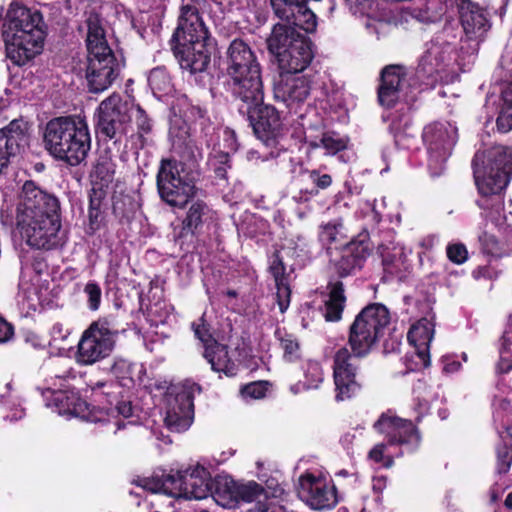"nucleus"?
I'll return each mask as SVG.
<instances>
[{
  "mask_svg": "<svg viewBox=\"0 0 512 512\" xmlns=\"http://www.w3.org/2000/svg\"><path fill=\"white\" fill-rule=\"evenodd\" d=\"M1 222L15 227L26 243L37 249H55L65 243L58 199L32 181L24 183L15 204L2 207Z\"/></svg>",
  "mask_w": 512,
  "mask_h": 512,
  "instance_id": "nucleus-1",
  "label": "nucleus"
},
{
  "mask_svg": "<svg viewBox=\"0 0 512 512\" xmlns=\"http://www.w3.org/2000/svg\"><path fill=\"white\" fill-rule=\"evenodd\" d=\"M444 5V15L448 23L427 43L416 71V77L426 88L442 81L445 67L456 59V45L461 30L451 22L455 15H458L462 31L469 39H482L490 28L483 9L472 1L445 0Z\"/></svg>",
  "mask_w": 512,
  "mask_h": 512,
  "instance_id": "nucleus-2",
  "label": "nucleus"
},
{
  "mask_svg": "<svg viewBox=\"0 0 512 512\" xmlns=\"http://www.w3.org/2000/svg\"><path fill=\"white\" fill-rule=\"evenodd\" d=\"M390 323V313L381 303L366 306L350 327L349 345L341 347L334 356L333 376L337 401L351 398L360 385L356 380L358 359L366 356Z\"/></svg>",
  "mask_w": 512,
  "mask_h": 512,
  "instance_id": "nucleus-3",
  "label": "nucleus"
},
{
  "mask_svg": "<svg viewBox=\"0 0 512 512\" xmlns=\"http://www.w3.org/2000/svg\"><path fill=\"white\" fill-rule=\"evenodd\" d=\"M75 378L71 368L55 371L47 380L49 386L42 392L46 406L66 418L76 417L92 423H99L106 432L116 434L125 429L132 421L130 402H119L115 407H90L78 393L69 387V380Z\"/></svg>",
  "mask_w": 512,
  "mask_h": 512,
  "instance_id": "nucleus-4",
  "label": "nucleus"
},
{
  "mask_svg": "<svg viewBox=\"0 0 512 512\" xmlns=\"http://www.w3.org/2000/svg\"><path fill=\"white\" fill-rule=\"evenodd\" d=\"M2 37L7 57L21 66L41 53L46 37V25L37 9L13 1L6 13Z\"/></svg>",
  "mask_w": 512,
  "mask_h": 512,
  "instance_id": "nucleus-5",
  "label": "nucleus"
},
{
  "mask_svg": "<svg viewBox=\"0 0 512 512\" xmlns=\"http://www.w3.org/2000/svg\"><path fill=\"white\" fill-rule=\"evenodd\" d=\"M213 46L214 40L198 10L184 6L172 36V49L181 68L190 74L205 71L210 63Z\"/></svg>",
  "mask_w": 512,
  "mask_h": 512,
  "instance_id": "nucleus-6",
  "label": "nucleus"
},
{
  "mask_svg": "<svg viewBox=\"0 0 512 512\" xmlns=\"http://www.w3.org/2000/svg\"><path fill=\"white\" fill-rule=\"evenodd\" d=\"M418 89L410 83L406 69L400 65H390L381 72L378 88V101L387 111L382 119L390 122L389 130L395 136L396 144L411 125L410 111L416 100Z\"/></svg>",
  "mask_w": 512,
  "mask_h": 512,
  "instance_id": "nucleus-7",
  "label": "nucleus"
},
{
  "mask_svg": "<svg viewBox=\"0 0 512 512\" xmlns=\"http://www.w3.org/2000/svg\"><path fill=\"white\" fill-rule=\"evenodd\" d=\"M87 68L86 80L89 91L101 93L107 90L118 77L121 64L111 49L104 21L95 11L86 12Z\"/></svg>",
  "mask_w": 512,
  "mask_h": 512,
  "instance_id": "nucleus-8",
  "label": "nucleus"
},
{
  "mask_svg": "<svg viewBox=\"0 0 512 512\" xmlns=\"http://www.w3.org/2000/svg\"><path fill=\"white\" fill-rule=\"evenodd\" d=\"M43 142L50 155L71 166L84 161L91 148L86 121L73 116L51 119L46 124Z\"/></svg>",
  "mask_w": 512,
  "mask_h": 512,
  "instance_id": "nucleus-9",
  "label": "nucleus"
},
{
  "mask_svg": "<svg viewBox=\"0 0 512 512\" xmlns=\"http://www.w3.org/2000/svg\"><path fill=\"white\" fill-rule=\"evenodd\" d=\"M228 86L233 95L249 107L263 98L261 71L256 56L241 39L233 40L227 50Z\"/></svg>",
  "mask_w": 512,
  "mask_h": 512,
  "instance_id": "nucleus-10",
  "label": "nucleus"
},
{
  "mask_svg": "<svg viewBox=\"0 0 512 512\" xmlns=\"http://www.w3.org/2000/svg\"><path fill=\"white\" fill-rule=\"evenodd\" d=\"M211 476L209 471L196 464L183 471L170 472L152 478L139 480V485L153 493L163 492L169 496L201 500L210 493Z\"/></svg>",
  "mask_w": 512,
  "mask_h": 512,
  "instance_id": "nucleus-11",
  "label": "nucleus"
},
{
  "mask_svg": "<svg viewBox=\"0 0 512 512\" xmlns=\"http://www.w3.org/2000/svg\"><path fill=\"white\" fill-rule=\"evenodd\" d=\"M474 179L483 196L499 194L512 175V150L504 146L490 149L483 159L479 154L473 160Z\"/></svg>",
  "mask_w": 512,
  "mask_h": 512,
  "instance_id": "nucleus-12",
  "label": "nucleus"
},
{
  "mask_svg": "<svg viewBox=\"0 0 512 512\" xmlns=\"http://www.w3.org/2000/svg\"><path fill=\"white\" fill-rule=\"evenodd\" d=\"M172 159H164L161 162L157 174V188L163 201L170 206L184 207L195 194V172L193 168L196 163H185Z\"/></svg>",
  "mask_w": 512,
  "mask_h": 512,
  "instance_id": "nucleus-13",
  "label": "nucleus"
},
{
  "mask_svg": "<svg viewBox=\"0 0 512 512\" xmlns=\"http://www.w3.org/2000/svg\"><path fill=\"white\" fill-rule=\"evenodd\" d=\"M114 316L103 317L93 322L82 334L76 352V360L82 365H92L108 357L116 338L122 331Z\"/></svg>",
  "mask_w": 512,
  "mask_h": 512,
  "instance_id": "nucleus-14",
  "label": "nucleus"
},
{
  "mask_svg": "<svg viewBox=\"0 0 512 512\" xmlns=\"http://www.w3.org/2000/svg\"><path fill=\"white\" fill-rule=\"evenodd\" d=\"M457 127L448 121L427 125L422 134L428 155V169L432 176H439L457 141Z\"/></svg>",
  "mask_w": 512,
  "mask_h": 512,
  "instance_id": "nucleus-15",
  "label": "nucleus"
},
{
  "mask_svg": "<svg viewBox=\"0 0 512 512\" xmlns=\"http://www.w3.org/2000/svg\"><path fill=\"white\" fill-rule=\"evenodd\" d=\"M319 78L317 74L281 73L274 84V98L291 111L297 112L311 94H315L316 99L326 95L323 89L318 91Z\"/></svg>",
  "mask_w": 512,
  "mask_h": 512,
  "instance_id": "nucleus-16",
  "label": "nucleus"
},
{
  "mask_svg": "<svg viewBox=\"0 0 512 512\" xmlns=\"http://www.w3.org/2000/svg\"><path fill=\"white\" fill-rule=\"evenodd\" d=\"M299 498L314 510L331 509L338 503L336 487L328 473L310 469L298 478Z\"/></svg>",
  "mask_w": 512,
  "mask_h": 512,
  "instance_id": "nucleus-17",
  "label": "nucleus"
},
{
  "mask_svg": "<svg viewBox=\"0 0 512 512\" xmlns=\"http://www.w3.org/2000/svg\"><path fill=\"white\" fill-rule=\"evenodd\" d=\"M133 102L123 100L120 95L112 94L98 107V128L109 139L120 141L130 129Z\"/></svg>",
  "mask_w": 512,
  "mask_h": 512,
  "instance_id": "nucleus-18",
  "label": "nucleus"
},
{
  "mask_svg": "<svg viewBox=\"0 0 512 512\" xmlns=\"http://www.w3.org/2000/svg\"><path fill=\"white\" fill-rule=\"evenodd\" d=\"M194 385L178 384L168 388L164 403V422L172 432H184L194 419Z\"/></svg>",
  "mask_w": 512,
  "mask_h": 512,
  "instance_id": "nucleus-19",
  "label": "nucleus"
},
{
  "mask_svg": "<svg viewBox=\"0 0 512 512\" xmlns=\"http://www.w3.org/2000/svg\"><path fill=\"white\" fill-rule=\"evenodd\" d=\"M262 103L263 100L251 107L245 104L246 112L256 137L266 146H276L285 136L287 129L276 108Z\"/></svg>",
  "mask_w": 512,
  "mask_h": 512,
  "instance_id": "nucleus-20",
  "label": "nucleus"
},
{
  "mask_svg": "<svg viewBox=\"0 0 512 512\" xmlns=\"http://www.w3.org/2000/svg\"><path fill=\"white\" fill-rule=\"evenodd\" d=\"M374 429L384 434L390 445H400L406 452H412L419 446L420 436L410 420L384 413L374 423Z\"/></svg>",
  "mask_w": 512,
  "mask_h": 512,
  "instance_id": "nucleus-21",
  "label": "nucleus"
},
{
  "mask_svg": "<svg viewBox=\"0 0 512 512\" xmlns=\"http://www.w3.org/2000/svg\"><path fill=\"white\" fill-rule=\"evenodd\" d=\"M29 125L23 119H14L0 129V174L29 145Z\"/></svg>",
  "mask_w": 512,
  "mask_h": 512,
  "instance_id": "nucleus-22",
  "label": "nucleus"
},
{
  "mask_svg": "<svg viewBox=\"0 0 512 512\" xmlns=\"http://www.w3.org/2000/svg\"><path fill=\"white\" fill-rule=\"evenodd\" d=\"M29 125L23 119H14L0 129V174L29 145Z\"/></svg>",
  "mask_w": 512,
  "mask_h": 512,
  "instance_id": "nucleus-23",
  "label": "nucleus"
},
{
  "mask_svg": "<svg viewBox=\"0 0 512 512\" xmlns=\"http://www.w3.org/2000/svg\"><path fill=\"white\" fill-rule=\"evenodd\" d=\"M169 136L182 160L197 163L202 159V150L191 137L188 121L176 112L170 117Z\"/></svg>",
  "mask_w": 512,
  "mask_h": 512,
  "instance_id": "nucleus-24",
  "label": "nucleus"
},
{
  "mask_svg": "<svg viewBox=\"0 0 512 512\" xmlns=\"http://www.w3.org/2000/svg\"><path fill=\"white\" fill-rule=\"evenodd\" d=\"M276 58L282 73L298 75L309 66L313 59V53L309 41L302 35L296 37V40L291 42V45Z\"/></svg>",
  "mask_w": 512,
  "mask_h": 512,
  "instance_id": "nucleus-25",
  "label": "nucleus"
},
{
  "mask_svg": "<svg viewBox=\"0 0 512 512\" xmlns=\"http://www.w3.org/2000/svg\"><path fill=\"white\" fill-rule=\"evenodd\" d=\"M308 0H285L282 7L283 13L273 8L275 15L282 21L287 22L295 30L299 29L306 33L316 30V15L306 6Z\"/></svg>",
  "mask_w": 512,
  "mask_h": 512,
  "instance_id": "nucleus-26",
  "label": "nucleus"
},
{
  "mask_svg": "<svg viewBox=\"0 0 512 512\" xmlns=\"http://www.w3.org/2000/svg\"><path fill=\"white\" fill-rule=\"evenodd\" d=\"M435 324L433 317H423L416 321L408 332V340L415 348V354L419 359L416 364L427 367L430 364V343L433 340Z\"/></svg>",
  "mask_w": 512,
  "mask_h": 512,
  "instance_id": "nucleus-27",
  "label": "nucleus"
},
{
  "mask_svg": "<svg viewBox=\"0 0 512 512\" xmlns=\"http://www.w3.org/2000/svg\"><path fill=\"white\" fill-rule=\"evenodd\" d=\"M368 255L367 247L361 242H349L342 251L340 259L335 266L341 277L350 275L356 269H360Z\"/></svg>",
  "mask_w": 512,
  "mask_h": 512,
  "instance_id": "nucleus-28",
  "label": "nucleus"
},
{
  "mask_svg": "<svg viewBox=\"0 0 512 512\" xmlns=\"http://www.w3.org/2000/svg\"><path fill=\"white\" fill-rule=\"evenodd\" d=\"M203 356L210 363L213 371L223 373L229 377L237 374L238 366L230 358L227 346L212 342L206 346Z\"/></svg>",
  "mask_w": 512,
  "mask_h": 512,
  "instance_id": "nucleus-29",
  "label": "nucleus"
},
{
  "mask_svg": "<svg viewBox=\"0 0 512 512\" xmlns=\"http://www.w3.org/2000/svg\"><path fill=\"white\" fill-rule=\"evenodd\" d=\"M236 493L237 482L228 475H217L211 482L209 495L223 508L236 507Z\"/></svg>",
  "mask_w": 512,
  "mask_h": 512,
  "instance_id": "nucleus-30",
  "label": "nucleus"
},
{
  "mask_svg": "<svg viewBox=\"0 0 512 512\" xmlns=\"http://www.w3.org/2000/svg\"><path fill=\"white\" fill-rule=\"evenodd\" d=\"M412 250L403 244L381 246L382 263L385 270L391 274L406 271L409 266V256Z\"/></svg>",
  "mask_w": 512,
  "mask_h": 512,
  "instance_id": "nucleus-31",
  "label": "nucleus"
},
{
  "mask_svg": "<svg viewBox=\"0 0 512 512\" xmlns=\"http://www.w3.org/2000/svg\"><path fill=\"white\" fill-rule=\"evenodd\" d=\"M303 34L294 27L290 26L287 22L277 23L274 25L272 33L268 38V49L276 57L289 45L296 40V37H301Z\"/></svg>",
  "mask_w": 512,
  "mask_h": 512,
  "instance_id": "nucleus-32",
  "label": "nucleus"
},
{
  "mask_svg": "<svg viewBox=\"0 0 512 512\" xmlns=\"http://www.w3.org/2000/svg\"><path fill=\"white\" fill-rule=\"evenodd\" d=\"M346 298L341 282L330 283L328 299L325 301L324 317L327 321H338L344 309Z\"/></svg>",
  "mask_w": 512,
  "mask_h": 512,
  "instance_id": "nucleus-33",
  "label": "nucleus"
},
{
  "mask_svg": "<svg viewBox=\"0 0 512 512\" xmlns=\"http://www.w3.org/2000/svg\"><path fill=\"white\" fill-rule=\"evenodd\" d=\"M303 382L296 383L291 386V391L297 394L303 390L317 389L324 380V372L319 362L308 360L304 366Z\"/></svg>",
  "mask_w": 512,
  "mask_h": 512,
  "instance_id": "nucleus-34",
  "label": "nucleus"
},
{
  "mask_svg": "<svg viewBox=\"0 0 512 512\" xmlns=\"http://www.w3.org/2000/svg\"><path fill=\"white\" fill-rule=\"evenodd\" d=\"M496 125L497 129L502 133L512 130V83L507 85L502 91Z\"/></svg>",
  "mask_w": 512,
  "mask_h": 512,
  "instance_id": "nucleus-35",
  "label": "nucleus"
},
{
  "mask_svg": "<svg viewBox=\"0 0 512 512\" xmlns=\"http://www.w3.org/2000/svg\"><path fill=\"white\" fill-rule=\"evenodd\" d=\"M209 213L210 209L205 203L201 201L194 202L183 221V233H191L193 235Z\"/></svg>",
  "mask_w": 512,
  "mask_h": 512,
  "instance_id": "nucleus-36",
  "label": "nucleus"
},
{
  "mask_svg": "<svg viewBox=\"0 0 512 512\" xmlns=\"http://www.w3.org/2000/svg\"><path fill=\"white\" fill-rule=\"evenodd\" d=\"M283 351V359L287 362H295L301 357V348L298 339L287 332L277 330L275 333Z\"/></svg>",
  "mask_w": 512,
  "mask_h": 512,
  "instance_id": "nucleus-37",
  "label": "nucleus"
},
{
  "mask_svg": "<svg viewBox=\"0 0 512 512\" xmlns=\"http://www.w3.org/2000/svg\"><path fill=\"white\" fill-rule=\"evenodd\" d=\"M512 370V333L505 331L500 339L499 360L496 364L498 373H509Z\"/></svg>",
  "mask_w": 512,
  "mask_h": 512,
  "instance_id": "nucleus-38",
  "label": "nucleus"
},
{
  "mask_svg": "<svg viewBox=\"0 0 512 512\" xmlns=\"http://www.w3.org/2000/svg\"><path fill=\"white\" fill-rule=\"evenodd\" d=\"M345 238L344 227L341 220H333L321 226L319 239L324 245L340 242Z\"/></svg>",
  "mask_w": 512,
  "mask_h": 512,
  "instance_id": "nucleus-39",
  "label": "nucleus"
},
{
  "mask_svg": "<svg viewBox=\"0 0 512 512\" xmlns=\"http://www.w3.org/2000/svg\"><path fill=\"white\" fill-rule=\"evenodd\" d=\"M312 148H323L325 154L334 155L346 147V141L334 134H323L319 140L309 141Z\"/></svg>",
  "mask_w": 512,
  "mask_h": 512,
  "instance_id": "nucleus-40",
  "label": "nucleus"
},
{
  "mask_svg": "<svg viewBox=\"0 0 512 512\" xmlns=\"http://www.w3.org/2000/svg\"><path fill=\"white\" fill-rule=\"evenodd\" d=\"M114 173L115 164L112 159L107 155L100 156L94 167L93 177L100 180L101 185L105 186L112 182Z\"/></svg>",
  "mask_w": 512,
  "mask_h": 512,
  "instance_id": "nucleus-41",
  "label": "nucleus"
},
{
  "mask_svg": "<svg viewBox=\"0 0 512 512\" xmlns=\"http://www.w3.org/2000/svg\"><path fill=\"white\" fill-rule=\"evenodd\" d=\"M148 84L153 93H167L171 87V80L167 71L162 67H157L150 71Z\"/></svg>",
  "mask_w": 512,
  "mask_h": 512,
  "instance_id": "nucleus-42",
  "label": "nucleus"
},
{
  "mask_svg": "<svg viewBox=\"0 0 512 512\" xmlns=\"http://www.w3.org/2000/svg\"><path fill=\"white\" fill-rule=\"evenodd\" d=\"M262 494V486L254 481H250L247 483L237 482L236 506L239 504L240 501L252 502L258 499Z\"/></svg>",
  "mask_w": 512,
  "mask_h": 512,
  "instance_id": "nucleus-43",
  "label": "nucleus"
},
{
  "mask_svg": "<svg viewBox=\"0 0 512 512\" xmlns=\"http://www.w3.org/2000/svg\"><path fill=\"white\" fill-rule=\"evenodd\" d=\"M132 119L135 120L137 134L140 138L149 135L153 129L152 119L148 116L141 106L133 102Z\"/></svg>",
  "mask_w": 512,
  "mask_h": 512,
  "instance_id": "nucleus-44",
  "label": "nucleus"
},
{
  "mask_svg": "<svg viewBox=\"0 0 512 512\" xmlns=\"http://www.w3.org/2000/svg\"><path fill=\"white\" fill-rule=\"evenodd\" d=\"M39 296L37 293V289L29 285L26 288H21L18 293V303L22 306L23 310L36 311L39 305Z\"/></svg>",
  "mask_w": 512,
  "mask_h": 512,
  "instance_id": "nucleus-45",
  "label": "nucleus"
},
{
  "mask_svg": "<svg viewBox=\"0 0 512 512\" xmlns=\"http://www.w3.org/2000/svg\"><path fill=\"white\" fill-rule=\"evenodd\" d=\"M84 293L87 297L88 308L92 311L99 309L101 304L102 290L95 281H89L84 287Z\"/></svg>",
  "mask_w": 512,
  "mask_h": 512,
  "instance_id": "nucleus-46",
  "label": "nucleus"
},
{
  "mask_svg": "<svg viewBox=\"0 0 512 512\" xmlns=\"http://www.w3.org/2000/svg\"><path fill=\"white\" fill-rule=\"evenodd\" d=\"M497 470L506 473L512 463V445L503 443L497 446Z\"/></svg>",
  "mask_w": 512,
  "mask_h": 512,
  "instance_id": "nucleus-47",
  "label": "nucleus"
},
{
  "mask_svg": "<svg viewBox=\"0 0 512 512\" xmlns=\"http://www.w3.org/2000/svg\"><path fill=\"white\" fill-rule=\"evenodd\" d=\"M448 259L457 265H461L468 260V250L463 243H449L446 247Z\"/></svg>",
  "mask_w": 512,
  "mask_h": 512,
  "instance_id": "nucleus-48",
  "label": "nucleus"
},
{
  "mask_svg": "<svg viewBox=\"0 0 512 512\" xmlns=\"http://www.w3.org/2000/svg\"><path fill=\"white\" fill-rule=\"evenodd\" d=\"M267 390L268 382L258 381L244 386L241 393L245 398L260 399L265 396Z\"/></svg>",
  "mask_w": 512,
  "mask_h": 512,
  "instance_id": "nucleus-49",
  "label": "nucleus"
},
{
  "mask_svg": "<svg viewBox=\"0 0 512 512\" xmlns=\"http://www.w3.org/2000/svg\"><path fill=\"white\" fill-rule=\"evenodd\" d=\"M269 270L274 278L275 285L289 282V275L285 272V266L278 254L274 255L270 261Z\"/></svg>",
  "mask_w": 512,
  "mask_h": 512,
  "instance_id": "nucleus-50",
  "label": "nucleus"
},
{
  "mask_svg": "<svg viewBox=\"0 0 512 512\" xmlns=\"http://www.w3.org/2000/svg\"><path fill=\"white\" fill-rule=\"evenodd\" d=\"M4 406L8 411L4 416L6 420L11 422L22 419L25 416V410L20 402L11 399L10 397L4 399Z\"/></svg>",
  "mask_w": 512,
  "mask_h": 512,
  "instance_id": "nucleus-51",
  "label": "nucleus"
},
{
  "mask_svg": "<svg viewBox=\"0 0 512 512\" xmlns=\"http://www.w3.org/2000/svg\"><path fill=\"white\" fill-rule=\"evenodd\" d=\"M276 288H277L276 297H277V303L279 306V310L281 313H284L288 309L289 304H290L291 290H290L289 282L276 284Z\"/></svg>",
  "mask_w": 512,
  "mask_h": 512,
  "instance_id": "nucleus-52",
  "label": "nucleus"
},
{
  "mask_svg": "<svg viewBox=\"0 0 512 512\" xmlns=\"http://www.w3.org/2000/svg\"><path fill=\"white\" fill-rule=\"evenodd\" d=\"M308 179L319 189H326L332 184V177L329 174H320L316 169L308 170Z\"/></svg>",
  "mask_w": 512,
  "mask_h": 512,
  "instance_id": "nucleus-53",
  "label": "nucleus"
},
{
  "mask_svg": "<svg viewBox=\"0 0 512 512\" xmlns=\"http://www.w3.org/2000/svg\"><path fill=\"white\" fill-rule=\"evenodd\" d=\"M479 243L486 253L493 254L498 249V241L496 237L488 232H482L478 236Z\"/></svg>",
  "mask_w": 512,
  "mask_h": 512,
  "instance_id": "nucleus-54",
  "label": "nucleus"
},
{
  "mask_svg": "<svg viewBox=\"0 0 512 512\" xmlns=\"http://www.w3.org/2000/svg\"><path fill=\"white\" fill-rule=\"evenodd\" d=\"M385 447V444L382 443L375 445L369 452V458L376 463L383 462L385 467H390L393 463V460L390 457L384 456Z\"/></svg>",
  "mask_w": 512,
  "mask_h": 512,
  "instance_id": "nucleus-55",
  "label": "nucleus"
},
{
  "mask_svg": "<svg viewBox=\"0 0 512 512\" xmlns=\"http://www.w3.org/2000/svg\"><path fill=\"white\" fill-rule=\"evenodd\" d=\"M192 328L194 330L195 336L204 344V349L207 345H210V343L216 342L211 338L209 330L204 324L193 323Z\"/></svg>",
  "mask_w": 512,
  "mask_h": 512,
  "instance_id": "nucleus-56",
  "label": "nucleus"
},
{
  "mask_svg": "<svg viewBox=\"0 0 512 512\" xmlns=\"http://www.w3.org/2000/svg\"><path fill=\"white\" fill-rule=\"evenodd\" d=\"M14 335V329L3 317L0 316V343L8 342Z\"/></svg>",
  "mask_w": 512,
  "mask_h": 512,
  "instance_id": "nucleus-57",
  "label": "nucleus"
},
{
  "mask_svg": "<svg viewBox=\"0 0 512 512\" xmlns=\"http://www.w3.org/2000/svg\"><path fill=\"white\" fill-rule=\"evenodd\" d=\"M184 117L187 121L202 119L204 111L199 106H190L184 111Z\"/></svg>",
  "mask_w": 512,
  "mask_h": 512,
  "instance_id": "nucleus-58",
  "label": "nucleus"
},
{
  "mask_svg": "<svg viewBox=\"0 0 512 512\" xmlns=\"http://www.w3.org/2000/svg\"><path fill=\"white\" fill-rule=\"evenodd\" d=\"M371 1L372 0H346L350 9L353 10L354 13H363L369 7Z\"/></svg>",
  "mask_w": 512,
  "mask_h": 512,
  "instance_id": "nucleus-59",
  "label": "nucleus"
},
{
  "mask_svg": "<svg viewBox=\"0 0 512 512\" xmlns=\"http://www.w3.org/2000/svg\"><path fill=\"white\" fill-rule=\"evenodd\" d=\"M444 371L447 373H455L461 368V363L453 359L452 357H444Z\"/></svg>",
  "mask_w": 512,
  "mask_h": 512,
  "instance_id": "nucleus-60",
  "label": "nucleus"
},
{
  "mask_svg": "<svg viewBox=\"0 0 512 512\" xmlns=\"http://www.w3.org/2000/svg\"><path fill=\"white\" fill-rule=\"evenodd\" d=\"M438 239L435 235H427L420 239L418 242V246L423 250L428 251L431 250L437 243Z\"/></svg>",
  "mask_w": 512,
  "mask_h": 512,
  "instance_id": "nucleus-61",
  "label": "nucleus"
},
{
  "mask_svg": "<svg viewBox=\"0 0 512 512\" xmlns=\"http://www.w3.org/2000/svg\"><path fill=\"white\" fill-rule=\"evenodd\" d=\"M70 334L68 329H64L63 325L60 323H56L52 327V335L55 340L61 339L65 340Z\"/></svg>",
  "mask_w": 512,
  "mask_h": 512,
  "instance_id": "nucleus-62",
  "label": "nucleus"
},
{
  "mask_svg": "<svg viewBox=\"0 0 512 512\" xmlns=\"http://www.w3.org/2000/svg\"><path fill=\"white\" fill-rule=\"evenodd\" d=\"M316 194L317 190H301L296 195L293 196V199L296 202H307Z\"/></svg>",
  "mask_w": 512,
  "mask_h": 512,
  "instance_id": "nucleus-63",
  "label": "nucleus"
},
{
  "mask_svg": "<svg viewBox=\"0 0 512 512\" xmlns=\"http://www.w3.org/2000/svg\"><path fill=\"white\" fill-rule=\"evenodd\" d=\"M415 410L417 412L416 420L420 421L424 414L429 410V402L427 400H418L415 404Z\"/></svg>",
  "mask_w": 512,
  "mask_h": 512,
  "instance_id": "nucleus-64",
  "label": "nucleus"
}]
</instances>
